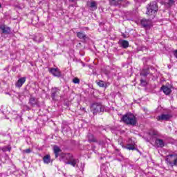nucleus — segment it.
Masks as SVG:
<instances>
[{
    "instance_id": "obj_1",
    "label": "nucleus",
    "mask_w": 177,
    "mask_h": 177,
    "mask_svg": "<svg viewBox=\"0 0 177 177\" xmlns=\"http://www.w3.org/2000/svg\"><path fill=\"white\" fill-rule=\"evenodd\" d=\"M59 160L66 165H72L74 168H78V164H80V160L74 158V156L71 153L61 154Z\"/></svg>"
},
{
    "instance_id": "obj_2",
    "label": "nucleus",
    "mask_w": 177,
    "mask_h": 177,
    "mask_svg": "<svg viewBox=\"0 0 177 177\" xmlns=\"http://www.w3.org/2000/svg\"><path fill=\"white\" fill-rule=\"evenodd\" d=\"M122 120L127 125H136V117L131 113H126L122 117Z\"/></svg>"
},
{
    "instance_id": "obj_3",
    "label": "nucleus",
    "mask_w": 177,
    "mask_h": 177,
    "mask_svg": "<svg viewBox=\"0 0 177 177\" xmlns=\"http://www.w3.org/2000/svg\"><path fill=\"white\" fill-rule=\"evenodd\" d=\"M158 10V6H157V3L156 1H152L147 7L146 14L148 16H152V19H154V16L156 15V13H157Z\"/></svg>"
},
{
    "instance_id": "obj_4",
    "label": "nucleus",
    "mask_w": 177,
    "mask_h": 177,
    "mask_svg": "<svg viewBox=\"0 0 177 177\" xmlns=\"http://www.w3.org/2000/svg\"><path fill=\"white\" fill-rule=\"evenodd\" d=\"M91 111H92L93 114L102 113L104 111V106L100 103H94L91 106Z\"/></svg>"
},
{
    "instance_id": "obj_5",
    "label": "nucleus",
    "mask_w": 177,
    "mask_h": 177,
    "mask_svg": "<svg viewBox=\"0 0 177 177\" xmlns=\"http://www.w3.org/2000/svg\"><path fill=\"white\" fill-rule=\"evenodd\" d=\"M167 164H169L171 167L177 165V155H169L165 159Z\"/></svg>"
},
{
    "instance_id": "obj_6",
    "label": "nucleus",
    "mask_w": 177,
    "mask_h": 177,
    "mask_svg": "<svg viewBox=\"0 0 177 177\" xmlns=\"http://www.w3.org/2000/svg\"><path fill=\"white\" fill-rule=\"evenodd\" d=\"M172 116L169 114H161L160 115H158L156 117L157 121H168L169 120H171Z\"/></svg>"
},
{
    "instance_id": "obj_7",
    "label": "nucleus",
    "mask_w": 177,
    "mask_h": 177,
    "mask_svg": "<svg viewBox=\"0 0 177 177\" xmlns=\"http://www.w3.org/2000/svg\"><path fill=\"white\" fill-rule=\"evenodd\" d=\"M50 73L54 75V77H62V72L58 68H50Z\"/></svg>"
},
{
    "instance_id": "obj_8",
    "label": "nucleus",
    "mask_w": 177,
    "mask_h": 177,
    "mask_svg": "<svg viewBox=\"0 0 177 177\" xmlns=\"http://www.w3.org/2000/svg\"><path fill=\"white\" fill-rule=\"evenodd\" d=\"M155 145L156 147L162 149V147L165 146V141H164L162 139L157 138L155 141Z\"/></svg>"
},
{
    "instance_id": "obj_9",
    "label": "nucleus",
    "mask_w": 177,
    "mask_h": 177,
    "mask_svg": "<svg viewBox=\"0 0 177 177\" xmlns=\"http://www.w3.org/2000/svg\"><path fill=\"white\" fill-rule=\"evenodd\" d=\"M26 82V77H21L18 80V81L15 84V86L17 88H21L23 84Z\"/></svg>"
},
{
    "instance_id": "obj_10",
    "label": "nucleus",
    "mask_w": 177,
    "mask_h": 177,
    "mask_svg": "<svg viewBox=\"0 0 177 177\" xmlns=\"http://www.w3.org/2000/svg\"><path fill=\"white\" fill-rule=\"evenodd\" d=\"M141 24L143 27H150L151 26V19H143L141 20Z\"/></svg>"
},
{
    "instance_id": "obj_11",
    "label": "nucleus",
    "mask_w": 177,
    "mask_h": 177,
    "mask_svg": "<svg viewBox=\"0 0 177 177\" xmlns=\"http://www.w3.org/2000/svg\"><path fill=\"white\" fill-rule=\"evenodd\" d=\"M76 35L79 39H82L83 41H86L88 37L84 32H76Z\"/></svg>"
},
{
    "instance_id": "obj_12",
    "label": "nucleus",
    "mask_w": 177,
    "mask_h": 177,
    "mask_svg": "<svg viewBox=\"0 0 177 177\" xmlns=\"http://www.w3.org/2000/svg\"><path fill=\"white\" fill-rule=\"evenodd\" d=\"M87 5L91 8V10H96V9H97V3L95 1H91L90 3H88Z\"/></svg>"
},
{
    "instance_id": "obj_13",
    "label": "nucleus",
    "mask_w": 177,
    "mask_h": 177,
    "mask_svg": "<svg viewBox=\"0 0 177 177\" xmlns=\"http://www.w3.org/2000/svg\"><path fill=\"white\" fill-rule=\"evenodd\" d=\"M59 93H60V89L57 88H54L51 94V97L53 100H55V97L59 96Z\"/></svg>"
},
{
    "instance_id": "obj_14",
    "label": "nucleus",
    "mask_w": 177,
    "mask_h": 177,
    "mask_svg": "<svg viewBox=\"0 0 177 177\" xmlns=\"http://www.w3.org/2000/svg\"><path fill=\"white\" fill-rule=\"evenodd\" d=\"M29 104H30L32 107H35V106H38V100H37L34 97H31L29 100Z\"/></svg>"
},
{
    "instance_id": "obj_15",
    "label": "nucleus",
    "mask_w": 177,
    "mask_h": 177,
    "mask_svg": "<svg viewBox=\"0 0 177 177\" xmlns=\"http://www.w3.org/2000/svg\"><path fill=\"white\" fill-rule=\"evenodd\" d=\"M53 151L55 156V158H57L60 154V151H62V149H60V147H57V145H55L53 147Z\"/></svg>"
},
{
    "instance_id": "obj_16",
    "label": "nucleus",
    "mask_w": 177,
    "mask_h": 177,
    "mask_svg": "<svg viewBox=\"0 0 177 177\" xmlns=\"http://www.w3.org/2000/svg\"><path fill=\"white\" fill-rule=\"evenodd\" d=\"M162 91L165 93V95H169L172 92V90H171V88L167 86H162L161 87Z\"/></svg>"
},
{
    "instance_id": "obj_17",
    "label": "nucleus",
    "mask_w": 177,
    "mask_h": 177,
    "mask_svg": "<svg viewBox=\"0 0 177 177\" xmlns=\"http://www.w3.org/2000/svg\"><path fill=\"white\" fill-rule=\"evenodd\" d=\"M1 30H2L3 34H10V28L8 26H1Z\"/></svg>"
},
{
    "instance_id": "obj_18",
    "label": "nucleus",
    "mask_w": 177,
    "mask_h": 177,
    "mask_svg": "<svg viewBox=\"0 0 177 177\" xmlns=\"http://www.w3.org/2000/svg\"><path fill=\"white\" fill-rule=\"evenodd\" d=\"M34 41H35V42H42V41H44V36L41 34H38L35 37Z\"/></svg>"
},
{
    "instance_id": "obj_19",
    "label": "nucleus",
    "mask_w": 177,
    "mask_h": 177,
    "mask_svg": "<svg viewBox=\"0 0 177 177\" xmlns=\"http://www.w3.org/2000/svg\"><path fill=\"white\" fill-rule=\"evenodd\" d=\"M43 161L44 164H49V162H50V155H46L43 158Z\"/></svg>"
},
{
    "instance_id": "obj_20",
    "label": "nucleus",
    "mask_w": 177,
    "mask_h": 177,
    "mask_svg": "<svg viewBox=\"0 0 177 177\" xmlns=\"http://www.w3.org/2000/svg\"><path fill=\"white\" fill-rule=\"evenodd\" d=\"M87 138H88V142H96V138H95V136H93V134L88 133L87 135Z\"/></svg>"
},
{
    "instance_id": "obj_21",
    "label": "nucleus",
    "mask_w": 177,
    "mask_h": 177,
    "mask_svg": "<svg viewBox=\"0 0 177 177\" xmlns=\"http://www.w3.org/2000/svg\"><path fill=\"white\" fill-rule=\"evenodd\" d=\"M111 5H113L114 6H117L119 3L122 2V0H109Z\"/></svg>"
},
{
    "instance_id": "obj_22",
    "label": "nucleus",
    "mask_w": 177,
    "mask_h": 177,
    "mask_svg": "<svg viewBox=\"0 0 177 177\" xmlns=\"http://www.w3.org/2000/svg\"><path fill=\"white\" fill-rule=\"evenodd\" d=\"M149 73V69H143L140 73V75H142V77H147Z\"/></svg>"
},
{
    "instance_id": "obj_23",
    "label": "nucleus",
    "mask_w": 177,
    "mask_h": 177,
    "mask_svg": "<svg viewBox=\"0 0 177 177\" xmlns=\"http://www.w3.org/2000/svg\"><path fill=\"white\" fill-rule=\"evenodd\" d=\"M121 45L123 48H128V46H129V42L127 40H123L121 42Z\"/></svg>"
},
{
    "instance_id": "obj_24",
    "label": "nucleus",
    "mask_w": 177,
    "mask_h": 177,
    "mask_svg": "<svg viewBox=\"0 0 177 177\" xmlns=\"http://www.w3.org/2000/svg\"><path fill=\"white\" fill-rule=\"evenodd\" d=\"M126 149H127V150H136L135 145H127L126 146Z\"/></svg>"
},
{
    "instance_id": "obj_25",
    "label": "nucleus",
    "mask_w": 177,
    "mask_h": 177,
    "mask_svg": "<svg viewBox=\"0 0 177 177\" xmlns=\"http://www.w3.org/2000/svg\"><path fill=\"white\" fill-rule=\"evenodd\" d=\"M97 85L100 86L101 88H105L106 83L104 81H100L97 82Z\"/></svg>"
},
{
    "instance_id": "obj_26",
    "label": "nucleus",
    "mask_w": 177,
    "mask_h": 177,
    "mask_svg": "<svg viewBox=\"0 0 177 177\" xmlns=\"http://www.w3.org/2000/svg\"><path fill=\"white\" fill-rule=\"evenodd\" d=\"M12 148L11 147H3L1 150L2 151L5 152V151H10V149Z\"/></svg>"
},
{
    "instance_id": "obj_27",
    "label": "nucleus",
    "mask_w": 177,
    "mask_h": 177,
    "mask_svg": "<svg viewBox=\"0 0 177 177\" xmlns=\"http://www.w3.org/2000/svg\"><path fill=\"white\" fill-rule=\"evenodd\" d=\"M80 82V80L78 79V77H75L73 80V84H78Z\"/></svg>"
},
{
    "instance_id": "obj_28",
    "label": "nucleus",
    "mask_w": 177,
    "mask_h": 177,
    "mask_svg": "<svg viewBox=\"0 0 177 177\" xmlns=\"http://www.w3.org/2000/svg\"><path fill=\"white\" fill-rule=\"evenodd\" d=\"M140 84H142L143 86H145L146 85V81L143 80V79H141Z\"/></svg>"
},
{
    "instance_id": "obj_29",
    "label": "nucleus",
    "mask_w": 177,
    "mask_h": 177,
    "mask_svg": "<svg viewBox=\"0 0 177 177\" xmlns=\"http://www.w3.org/2000/svg\"><path fill=\"white\" fill-rule=\"evenodd\" d=\"M24 152H25V153H31V149H25V150H24Z\"/></svg>"
},
{
    "instance_id": "obj_30",
    "label": "nucleus",
    "mask_w": 177,
    "mask_h": 177,
    "mask_svg": "<svg viewBox=\"0 0 177 177\" xmlns=\"http://www.w3.org/2000/svg\"><path fill=\"white\" fill-rule=\"evenodd\" d=\"M153 136H157V135H158V132L157 131H153Z\"/></svg>"
},
{
    "instance_id": "obj_31",
    "label": "nucleus",
    "mask_w": 177,
    "mask_h": 177,
    "mask_svg": "<svg viewBox=\"0 0 177 177\" xmlns=\"http://www.w3.org/2000/svg\"><path fill=\"white\" fill-rule=\"evenodd\" d=\"M169 5H172L174 3V0H169Z\"/></svg>"
},
{
    "instance_id": "obj_32",
    "label": "nucleus",
    "mask_w": 177,
    "mask_h": 177,
    "mask_svg": "<svg viewBox=\"0 0 177 177\" xmlns=\"http://www.w3.org/2000/svg\"><path fill=\"white\" fill-rule=\"evenodd\" d=\"M70 2H74L75 0H69Z\"/></svg>"
},
{
    "instance_id": "obj_33",
    "label": "nucleus",
    "mask_w": 177,
    "mask_h": 177,
    "mask_svg": "<svg viewBox=\"0 0 177 177\" xmlns=\"http://www.w3.org/2000/svg\"><path fill=\"white\" fill-rule=\"evenodd\" d=\"M26 108L28 109V110H30V107H28V106H26Z\"/></svg>"
},
{
    "instance_id": "obj_34",
    "label": "nucleus",
    "mask_w": 177,
    "mask_h": 177,
    "mask_svg": "<svg viewBox=\"0 0 177 177\" xmlns=\"http://www.w3.org/2000/svg\"><path fill=\"white\" fill-rule=\"evenodd\" d=\"M2 7V5H1V3H0V8H1Z\"/></svg>"
}]
</instances>
